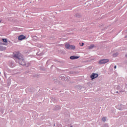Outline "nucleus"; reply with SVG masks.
Listing matches in <instances>:
<instances>
[{
    "label": "nucleus",
    "mask_w": 127,
    "mask_h": 127,
    "mask_svg": "<svg viewBox=\"0 0 127 127\" xmlns=\"http://www.w3.org/2000/svg\"><path fill=\"white\" fill-rule=\"evenodd\" d=\"M17 62H18V63L21 65H25L26 64L24 57L17 60Z\"/></svg>",
    "instance_id": "f257e3e1"
},
{
    "label": "nucleus",
    "mask_w": 127,
    "mask_h": 127,
    "mask_svg": "<svg viewBox=\"0 0 127 127\" xmlns=\"http://www.w3.org/2000/svg\"><path fill=\"white\" fill-rule=\"evenodd\" d=\"M14 57L16 58L17 60H19L22 58H23V56L19 52H16L14 55Z\"/></svg>",
    "instance_id": "f03ea898"
},
{
    "label": "nucleus",
    "mask_w": 127,
    "mask_h": 127,
    "mask_svg": "<svg viewBox=\"0 0 127 127\" xmlns=\"http://www.w3.org/2000/svg\"><path fill=\"white\" fill-rule=\"evenodd\" d=\"M65 47L66 49L68 50H74L75 49V47L74 46L70 45L68 44H65Z\"/></svg>",
    "instance_id": "7ed1b4c3"
},
{
    "label": "nucleus",
    "mask_w": 127,
    "mask_h": 127,
    "mask_svg": "<svg viewBox=\"0 0 127 127\" xmlns=\"http://www.w3.org/2000/svg\"><path fill=\"white\" fill-rule=\"evenodd\" d=\"M109 62V60L108 59H103V60H101L99 62V64H104L108 63Z\"/></svg>",
    "instance_id": "20e7f679"
},
{
    "label": "nucleus",
    "mask_w": 127,
    "mask_h": 127,
    "mask_svg": "<svg viewBox=\"0 0 127 127\" xmlns=\"http://www.w3.org/2000/svg\"><path fill=\"white\" fill-rule=\"evenodd\" d=\"M90 77L92 80H93L94 79H96V78L98 77V74L93 73L91 74Z\"/></svg>",
    "instance_id": "39448f33"
},
{
    "label": "nucleus",
    "mask_w": 127,
    "mask_h": 127,
    "mask_svg": "<svg viewBox=\"0 0 127 127\" xmlns=\"http://www.w3.org/2000/svg\"><path fill=\"white\" fill-rule=\"evenodd\" d=\"M26 37L25 36H23V35H20L18 37V40L19 41H22L25 39H26Z\"/></svg>",
    "instance_id": "423d86ee"
},
{
    "label": "nucleus",
    "mask_w": 127,
    "mask_h": 127,
    "mask_svg": "<svg viewBox=\"0 0 127 127\" xmlns=\"http://www.w3.org/2000/svg\"><path fill=\"white\" fill-rule=\"evenodd\" d=\"M79 58V57H77V56H71L70 57V59L71 60H75V59H77Z\"/></svg>",
    "instance_id": "0eeeda50"
},
{
    "label": "nucleus",
    "mask_w": 127,
    "mask_h": 127,
    "mask_svg": "<svg viewBox=\"0 0 127 127\" xmlns=\"http://www.w3.org/2000/svg\"><path fill=\"white\" fill-rule=\"evenodd\" d=\"M65 77L63 75H61L60 77V80H65Z\"/></svg>",
    "instance_id": "6e6552de"
},
{
    "label": "nucleus",
    "mask_w": 127,
    "mask_h": 127,
    "mask_svg": "<svg viewBox=\"0 0 127 127\" xmlns=\"http://www.w3.org/2000/svg\"><path fill=\"white\" fill-rule=\"evenodd\" d=\"M93 47H94V45H91V46L88 47V49H92Z\"/></svg>",
    "instance_id": "1a4fd4ad"
},
{
    "label": "nucleus",
    "mask_w": 127,
    "mask_h": 127,
    "mask_svg": "<svg viewBox=\"0 0 127 127\" xmlns=\"http://www.w3.org/2000/svg\"><path fill=\"white\" fill-rule=\"evenodd\" d=\"M2 40L3 42H4V43H7V42L6 39H2Z\"/></svg>",
    "instance_id": "9d476101"
},
{
    "label": "nucleus",
    "mask_w": 127,
    "mask_h": 127,
    "mask_svg": "<svg viewBox=\"0 0 127 127\" xmlns=\"http://www.w3.org/2000/svg\"><path fill=\"white\" fill-rule=\"evenodd\" d=\"M106 117H103L102 118V121L103 122H106Z\"/></svg>",
    "instance_id": "9b49d317"
},
{
    "label": "nucleus",
    "mask_w": 127,
    "mask_h": 127,
    "mask_svg": "<svg viewBox=\"0 0 127 127\" xmlns=\"http://www.w3.org/2000/svg\"><path fill=\"white\" fill-rule=\"evenodd\" d=\"M5 49V48H2V47L0 46V51H3Z\"/></svg>",
    "instance_id": "f8f14e48"
},
{
    "label": "nucleus",
    "mask_w": 127,
    "mask_h": 127,
    "mask_svg": "<svg viewBox=\"0 0 127 127\" xmlns=\"http://www.w3.org/2000/svg\"><path fill=\"white\" fill-rule=\"evenodd\" d=\"M120 88V86L118 85V86H117V89L118 90V89H119Z\"/></svg>",
    "instance_id": "ddd939ff"
},
{
    "label": "nucleus",
    "mask_w": 127,
    "mask_h": 127,
    "mask_svg": "<svg viewBox=\"0 0 127 127\" xmlns=\"http://www.w3.org/2000/svg\"><path fill=\"white\" fill-rule=\"evenodd\" d=\"M84 44L83 43H82L81 44V45H80V46H84Z\"/></svg>",
    "instance_id": "4468645a"
},
{
    "label": "nucleus",
    "mask_w": 127,
    "mask_h": 127,
    "mask_svg": "<svg viewBox=\"0 0 127 127\" xmlns=\"http://www.w3.org/2000/svg\"><path fill=\"white\" fill-rule=\"evenodd\" d=\"M114 68H115V69H116V68H117V65H115V66H114Z\"/></svg>",
    "instance_id": "2eb2a0df"
},
{
    "label": "nucleus",
    "mask_w": 127,
    "mask_h": 127,
    "mask_svg": "<svg viewBox=\"0 0 127 127\" xmlns=\"http://www.w3.org/2000/svg\"><path fill=\"white\" fill-rule=\"evenodd\" d=\"M2 45H6V44H3Z\"/></svg>",
    "instance_id": "dca6fc26"
},
{
    "label": "nucleus",
    "mask_w": 127,
    "mask_h": 127,
    "mask_svg": "<svg viewBox=\"0 0 127 127\" xmlns=\"http://www.w3.org/2000/svg\"><path fill=\"white\" fill-rule=\"evenodd\" d=\"M1 20H0V23H1Z\"/></svg>",
    "instance_id": "f3484780"
},
{
    "label": "nucleus",
    "mask_w": 127,
    "mask_h": 127,
    "mask_svg": "<svg viewBox=\"0 0 127 127\" xmlns=\"http://www.w3.org/2000/svg\"><path fill=\"white\" fill-rule=\"evenodd\" d=\"M126 57H127V55L126 56Z\"/></svg>",
    "instance_id": "a211bd4d"
},
{
    "label": "nucleus",
    "mask_w": 127,
    "mask_h": 127,
    "mask_svg": "<svg viewBox=\"0 0 127 127\" xmlns=\"http://www.w3.org/2000/svg\"><path fill=\"white\" fill-rule=\"evenodd\" d=\"M117 93H118V91L117 92Z\"/></svg>",
    "instance_id": "6ab92c4d"
}]
</instances>
